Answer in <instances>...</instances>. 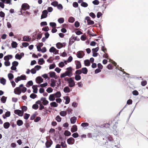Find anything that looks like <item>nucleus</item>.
Masks as SVG:
<instances>
[{
  "mask_svg": "<svg viewBox=\"0 0 148 148\" xmlns=\"http://www.w3.org/2000/svg\"><path fill=\"white\" fill-rule=\"evenodd\" d=\"M7 99V97H6L4 96H3L1 97L0 100L2 103H5L6 102Z\"/></svg>",
  "mask_w": 148,
  "mask_h": 148,
  "instance_id": "obj_31",
  "label": "nucleus"
},
{
  "mask_svg": "<svg viewBox=\"0 0 148 148\" xmlns=\"http://www.w3.org/2000/svg\"><path fill=\"white\" fill-rule=\"evenodd\" d=\"M99 48L98 47L95 48H93L92 50V52H97L99 51Z\"/></svg>",
  "mask_w": 148,
  "mask_h": 148,
  "instance_id": "obj_62",
  "label": "nucleus"
},
{
  "mask_svg": "<svg viewBox=\"0 0 148 148\" xmlns=\"http://www.w3.org/2000/svg\"><path fill=\"white\" fill-rule=\"evenodd\" d=\"M55 120L58 122H60L61 121L62 118L59 115H57L56 117Z\"/></svg>",
  "mask_w": 148,
  "mask_h": 148,
  "instance_id": "obj_45",
  "label": "nucleus"
},
{
  "mask_svg": "<svg viewBox=\"0 0 148 148\" xmlns=\"http://www.w3.org/2000/svg\"><path fill=\"white\" fill-rule=\"evenodd\" d=\"M75 140L72 137H71L67 139V143L69 145H72L75 143Z\"/></svg>",
  "mask_w": 148,
  "mask_h": 148,
  "instance_id": "obj_5",
  "label": "nucleus"
},
{
  "mask_svg": "<svg viewBox=\"0 0 148 148\" xmlns=\"http://www.w3.org/2000/svg\"><path fill=\"white\" fill-rule=\"evenodd\" d=\"M69 86L65 87L63 89V91L65 93H68L70 92V89Z\"/></svg>",
  "mask_w": 148,
  "mask_h": 148,
  "instance_id": "obj_18",
  "label": "nucleus"
},
{
  "mask_svg": "<svg viewBox=\"0 0 148 148\" xmlns=\"http://www.w3.org/2000/svg\"><path fill=\"white\" fill-rule=\"evenodd\" d=\"M15 58L18 60H20L22 58V56H21L20 54L17 53L16 54Z\"/></svg>",
  "mask_w": 148,
  "mask_h": 148,
  "instance_id": "obj_55",
  "label": "nucleus"
},
{
  "mask_svg": "<svg viewBox=\"0 0 148 148\" xmlns=\"http://www.w3.org/2000/svg\"><path fill=\"white\" fill-rule=\"evenodd\" d=\"M76 55L78 58H82L84 57L85 54L83 51H79L77 52Z\"/></svg>",
  "mask_w": 148,
  "mask_h": 148,
  "instance_id": "obj_3",
  "label": "nucleus"
},
{
  "mask_svg": "<svg viewBox=\"0 0 148 148\" xmlns=\"http://www.w3.org/2000/svg\"><path fill=\"white\" fill-rule=\"evenodd\" d=\"M39 107L38 105L37 104L35 103L32 106V108L35 110H37Z\"/></svg>",
  "mask_w": 148,
  "mask_h": 148,
  "instance_id": "obj_47",
  "label": "nucleus"
},
{
  "mask_svg": "<svg viewBox=\"0 0 148 148\" xmlns=\"http://www.w3.org/2000/svg\"><path fill=\"white\" fill-rule=\"evenodd\" d=\"M89 125V124L88 123L86 122H83L81 123V126L84 128L85 130L88 129L87 127Z\"/></svg>",
  "mask_w": 148,
  "mask_h": 148,
  "instance_id": "obj_16",
  "label": "nucleus"
},
{
  "mask_svg": "<svg viewBox=\"0 0 148 148\" xmlns=\"http://www.w3.org/2000/svg\"><path fill=\"white\" fill-rule=\"evenodd\" d=\"M48 12L47 11L45 10H43L42 12V14L41 16V19L45 18L47 17V14Z\"/></svg>",
  "mask_w": 148,
  "mask_h": 148,
  "instance_id": "obj_4",
  "label": "nucleus"
},
{
  "mask_svg": "<svg viewBox=\"0 0 148 148\" xmlns=\"http://www.w3.org/2000/svg\"><path fill=\"white\" fill-rule=\"evenodd\" d=\"M40 100L43 102V105L46 106L49 103V101L46 100V98L42 97L40 99Z\"/></svg>",
  "mask_w": 148,
  "mask_h": 148,
  "instance_id": "obj_10",
  "label": "nucleus"
},
{
  "mask_svg": "<svg viewBox=\"0 0 148 148\" xmlns=\"http://www.w3.org/2000/svg\"><path fill=\"white\" fill-rule=\"evenodd\" d=\"M55 94H51L49 97V99L51 101H53L55 100L56 98L54 96Z\"/></svg>",
  "mask_w": 148,
  "mask_h": 148,
  "instance_id": "obj_22",
  "label": "nucleus"
},
{
  "mask_svg": "<svg viewBox=\"0 0 148 148\" xmlns=\"http://www.w3.org/2000/svg\"><path fill=\"white\" fill-rule=\"evenodd\" d=\"M6 80L3 77H0V83L3 85H5L6 84Z\"/></svg>",
  "mask_w": 148,
  "mask_h": 148,
  "instance_id": "obj_27",
  "label": "nucleus"
},
{
  "mask_svg": "<svg viewBox=\"0 0 148 148\" xmlns=\"http://www.w3.org/2000/svg\"><path fill=\"white\" fill-rule=\"evenodd\" d=\"M37 35V32H35L33 33L31 35L32 37L33 41H34L36 40V36Z\"/></svg>",
  "mask_w": 148,
  "mask_h": 148,
  "instance_id": "obj_36",
  "label": "nucleus"
},
{
  "mask_svg": "<svg viewBox=\"0 0 148 148\" xmlns=\"http://www.w3.org/2000/svg\"><path fill=\"white\" fill-rule=\"evenodd\" d=\"M120 70L123 73V76L124 77H125L126 76V77L127 78H130H130H134L133 76H129L130 74L128 73H126L124 71V69H122V68L120 67Z\"/></svg>",
  "mask_w": 148,
  "mask_h": 148,
  "instance_id": "obj_6",
  "label": "nucleus"
},
{
  "mask_svg": "<svg viewBox=\"0 0 148 148\" xmlns=\"http://www.w3.org/2000/svg\"><path fill=\"white\" fill-rule=\"evenodd\" d=\"M77 118L75 116H73L70 119V121L71 124H75Z\"/></svg>",
  "mask_w": 148,
  "mask_h": 148,
  "instance_id": "obj_25",
  "label": "nucleus"
},
{
  "mask_svg": "<svg viewBox=\"0 0 148 148\" xmlns=\"http://www.w3.org/2000/svg\"><path fill=\"white\" fill-rule=\"evenodd\" d=\"M65 65L64 64L63 62H60L58 64V66L60 68H62Z\"/></svg>",
  "mask_w": 148,
  "mask_h": 148,
  "instance_id": "obj_59",
  "label": "nucleus"
},
{
  "mask_svg": "<svg viewBox=\"0 0 148 148\" xmlns=\"http://www.w3.org/2000/svg\"><path fill=\"white\" fill-rule=\"evenodd\" d=\"M23 11H26V10H28L29 9L30 6L27 3H23L21 5Z\"/></svg>",
  "mask_w": 148,
  "mask_h": 148,
  "instance_id": "obj_7",
  "label": "nucleus"
},
{
  "mask_svg": "<svg viewBox=\"0 0 148 148\" xmlns=\"http://www.w3.org/2000/svg\"><path fill=\"white\" fill-rule=\"evenodd\" d=\"M67 70L65 72L66 75V76H68L70 77L73 75V73L72 72H70L69 70Z\"/></svg>",
  "mask_w": 148,
  "mask_h": 148,
  "instance_id": "obj_28",
  "label": "nucleus"
},
{
  "mask_svg": "<svg viewBox=\"0 0 148 148\" xmlns=\"http://www.w3.org/2000/svg\"><path fill=\"white\" fill-rule=\"evenodd\" d=\"M31 38H29V36H24L23 37V41H28L29 40H30Z\"/></svg>",
  "mask_w": 148,
  "mask_h": 148,
  "instance_id": "obj_23",
  "label": "nucleus"
},
{
  "mask_svg": "<svg viewBox=\"0 0 148 148\" xmlns=\"http://www.w3.org/2000/svg\"><path fill=\"white\" fill-rule=\"evenodd\" d=\"M64 134L65 136H68L71 135V133L70 132L66 130L64 131Z\"/></svg>",
  "mask_w": 148,
  "mask_h": 148,
  "instance_id": "obj_39",
  "label": "nucleus"
},
{
  "mask_svg": "<svg viewBox=\"0 0 148 148\" xmlns=\"http://www.w3.org/2000/svg\"><path fill=\"white\" fill-rule=\"evenodd\" d=\"M58 22L60 24H62L64 22V18H63L61 17L58 19Z\"/></svg>",
  "mask_w": 148,
  "mask_h": 148,
  "instance_id": "obj_44",
  "label": "nucleus"
},
{
  "mask_svg": "<svg viewBox=\"0 0 148 148\" xmlns=\"http://www.w3.org/2000/svg\"><path fill=\"white\" fill-rule=\"evenodd\" d=\"M74 25L75 27H78L80 25L79 23L77 21H76L74 23Z\"/></svg>",
  "mask_w": 148,
  "mask_h": 148,
  "instance_id": "obj_63",
  "label": "nucleus"
},
{
  "mask_svg": "<svg viewBox=\"0 0 148 148\" xmlns=\"http://www.w3.org/2000/svg\"><path fill=\"white\" fill-rule=\"evenodd\" d=\"M8 77L9 78V79L10 81L12 80L14 78V76L11 73H10L8 74Z\"/></svg>",
  "mask_w": 148,
  "mask_h": 148,
  "instance_id": "obj_34",
  "label": "nucleus"
},
{
  "mask_svg": "<svg viewBox=\"0 0 148 148\" xmlns=\"http://www.w3.org/2000/svg\"><path fill=\"white\" fill-rule=\"evenodd\" d=\"M33 83L32 80H30L28 81L26 85V86L27 87L29 88L30 86L33 85Z\"/></svg>",
  "mask_w": 148,
  "mask_h": 148,
  "instance_id": "obj_26",
  "label": "nucleus"
},
{
  "mask_svg": "<svg viewBox=\"0 0 148 148\" xmlns=\"http://www.w3.org/2000/svg\"><path fill=\"white\" fill-rule=\"evenodd\" d=\"M81 6L82 7L86 8L88 6V4L87 3L83 2L81 4Z\"/></svg>",
  "mask_w": 148,
  "mask_h": 148,
  "instance_id": "obj_51",
  "label": "nucleus"
},
{
  "mask_svg": "<svg viewBox=\"0 0 148 148\" xmlns=\"http://www.w3.org/2000/svg\"><path fill=\"white\" fill-rule=\"evenodd\" d=\"M51 4L54 7H56L57 6L58 4V2L57 1H53L51 2Z\"/></svg>",
  "mask_w": 148,
  "mask_h": 148,
  "instance_id": "obj_54",
  "label": "nucleus"
},
{
  "mask_svg": "<svg viewBox=\"0 0 148 148\" xmlns=\"http://www.w3.org/2000/svg\"><path fill=\"white\" fill-rule=\"evenodd\" d=\"M50 141H47L45 143V146L46 148L50 147L53 144V141L51 139H50Z\"/></svg>",
  "mask_w": 148,
  "mask_h": 148,
  "instance_id": "obj_11",
  "label": "nucleus"
},
{
  "mask_svg": "<svg viewBox=\"0 0 148 148\" xmlns=\"http://www.w3.org/2000/svg\"><path fill=\"white\" fill-rule=\"evenodd\" d=\"M14 92L16 95H20L21 93V92L20 91V88L17 87L14 89Z\"/></svg>",
  "mask_w": 148,
  "mask_h": 148,
  "instance_id": "obj_15",
  "label": "nucleus"
},
{
  "mask_svg": "<svg viewBox=\"0 0 148 148\" xmlns=\"http://www.w3.org/2000/svg\"><path fill=\"white\" fill-rule=\"evenodd\" d=\"M77 126L76 125H73L72 127L71 128V131L72 133L76 132L77 131Z\"/></svg>",
  "mask_w": 148,
  "mask_h": 148,
  "instance_id": "obj_12",
  "label": "nucleus"
},
{
  "mask_svg": "<svg viewBox=\"0 0 148 148\" xmlns=\"http://www.w3.org/2000/svg\"><path fill=\"white\" fill-rule=\"evenodd\" d=\"M10 126V123L9 122H5L3 124L4 128L5 129H8Z\"/></svg>",
  "mask_w": 148,
  "mask_h": 148,
  "instance_id": "obj_21",
  "label": "nucleus"
},
{
  "mask_svg": "<svg viewBox=\"0 0 148 148\" xmlns=\"http://www.w3.org/2000/svg\"><path fill=\"white\" fill-rule=\"evenodd\" d=\"M23 123V121L21 119H18L16 121V124L18 126H21Z\"/></svg>",
  "mask_w": 148,
  "mask_h": 148,
  "instance_id": "obj_32",
  "label": "nucleus"
},
{
  "mask_svg": "<svg viewBox=\"0 0 148 148\" xmlns=\"http://www.w3.org/2000/svg\"><path fill=\"white\" fill-rule=\"evenodd\" d=\"M36 82L37 84H39L43 82L44 79L40 76H38L36 78Z\"/></svg>",
  "mask_w": 148,
  "mask_h": 148,
  "instance_id": "obj_8",
  "label": "nucleus"
},
{
  "mask_svg": "<svg viewBox=\"0 0 148 148\" xmlns=\"http://www.w3.org/2000/svg\"><path fill=\"white\" fill-rule=\"evenodd\" d=\"M56 66V65L54 62L52 64H50L49 67V69L50 70L54 69Z\"/></svg>",
  "mask_w": 148,
  "mask_h": 148,
  "instance_id": "obj_49",
  "label": "nucleus"
},
{
  "mask_svg": "<svg viewBox=\"0 0 148 148\" xmlns=\"http://www.w3.org/2000/svg\"><path fill=\"white\" fill-rule=\"evenodd\" d=\"M30 114H29L25 113L24 115V118L25 120H27L29 118V116H30Z\"/></svg>",
  "mask_w": 148,
  "mask_h": 148,
  "instance_id": "obj_52",
  "label": "nucleus"
},
{
  "mask_svg": "<svg viewBox=\"0 0 148 148\" xmlns=\"http://www.w3.org/2000/svg\"><path fill=\"white\" fill-rule=\"evenodd\" d=\"M53 91V89L50 87H49L47 88L46 90V91L48 93H50L52 92Z\"/></svg>",
  "mask_w": 148,
  "mask_h": 148,
  "instance_id": "obj_57",
  "label": "nucleus"
},
{
  "mask_svg": "<svg viewBox=\"0 0 148 148\" xmlns=\"http://www.w3.org/2000/svg\"><path fill=\"white\" fill-rule=\"evenodd\" d=\"M75 73L76 75H80L82 73V71L81 69L77 70L75 72Z\"/></svg>",
  "mask_w": 148,
  "mask_h": 148,
  "instance_id": "obj_61",
  "label": "nucleus"
},
{
  "mask_svg": "<svg viewBox=\"0 0 148 148\" xmlns=\"http://www.w3.org/2000/svg\"><path fill=\"white\" fill-rule=\"evenodd\" d=\"M75 80L76 81H79L81 79V77L80 75H76L74 77Z\"/></svg>",
  "mask_w": 148,
  "mask_h": 148,
  "instance_id": "obj_48",
  "label": "nucleus"
},
{
  "mask_svg": "<svg viewBox=\"0 0 148 148\" xmlns=\"http://www.w3.org/2000/svg\"><path fill=\"white\" fill-rule=\"evenodd\" d=\"M55 94V95H56L55 97L56 98H59L61 96V93L60 91H58L56 92Z\"/></svg>",
  "mask_w": 148,
  "mask_h": 148,
  "instance_id": "obj_38",
  "label": "nucleus"
},
{
  "mask_svg": "<svg viewBox=\"0 0 148 148\" xmlns=\"http://www.w3.org/2000/svg\"><path fill=\"white\" fill-rule=\"evenodd\" d=\"M45 62V61L43 58H41L38 60V63L40 65H42Z\"/></svg>",
  "mask_w": 148,
  "mask_h": 148,
  "instance_id": "obj_19",
  "label": "nucleus"
},
{
  "mask_svg": "<svg viewBox=\"0 0 148 148\" xmlns=\"http://www.w3.org/2000/svg\"><path fill=\"white\" fill-rule=\"evenodd\" d=\"M57 8L59 10H62L63 9V7L61 4L59 3L58 4Z\"/></svg>",
  "mask_w": 148,
  "mask_h": 148,
  "instance_id": "obj_60",
  "label": "nucleus"
},
{
  "mask_svg": "<svg viewBox=\"0 0 148 148\" xmlns=\"http://www.w3.org/2000/svg\"><path fill=\"white\" fill-rule=\"evenodd\" d=\"M82 73L84 74H86L88 72V70L86 67H83L81 69Z\"/></svg>",
  "mask_w": 148,
  "mask_h": 148,
  "instance_id": "obj_24",
  "label": "nucleus"
},
{
  "mask_svg": "<svg viewBox=\"0 0 148 148\" xmlns=\"http://www.w3.org/2000/svg\"><path fill=\"white\" fill-rule=\"evenodd\" d=\"M29 97L30 98L34 99L37 97V95L34 93H33L31 94Z\"/></svg>",
  "mask_w": 148,
  "mask_h": 148,
  "instance_id": "obj_53",
  "label": "nucleus"
},
{
  "mask_svg": "<svg viewBox=\"0 0 148 148\" xmlns=\"http://www.w3.org/2000/svg\"><path fill=\"white\" fill-rule=\"evenodd\" d=\"M12 66L16 67L18 65V62L17 61H14L12 62Z\"/></svg>",
  "mask_w": 148,
  "mask_h": 148,
  "instance_id": "obj_50",
  "label": "nucleus"
},
{
  "mask_svg": "<svg viewBox=\"0 0 148 148\" xmlns=\"http://www.w3.org/2000/svg\"><path fill=\"white\" fill-rule=\"evenodd\" d=\"M37 113L36 112H35L32 115L30 118V119L31 120H33L35 118L37 114H36V113Z\"/></svg>",
  "mask_w": 148,
  "mask_h": 148,
  "instance_id": "obj_42",
  "label": "nucleus"
},
{
  "mask_svg": "<svg viewBox=\"0 0 148 148\" xmlns=\"http://www.w3.org/2000/svg\"><path fill=\"white\" fill-rule=\"evenodd\" d=\"M29 44L27 42H23L22 43V46L25 47H26L29 45Z\"/></svg>",
  "mask_w": 148,
  "mask_h": 148,
  "instance_id": "obj_64",
  "label": "nucleus"
},
{
  "mask_svg": "<svg viewBox=\"0 0 148 148\" xmlns=\"http://www.w3.org/2000/svg\"><path fill=\"white\" fill-rule=\"evenodd\" d=\"M79 136L77 132L73 133L72 134V136L75 138L78 137Z\"/></svg>",
  "mask_w": 148,
  "mask_h": 148,
  "instance_id": "obj_56",
  "label": "nucleus"
},
{
  "mask_svg": "<svg viewBox=\"0 0 148 148\" xmlns=\"http://www.w3.org/2000/svg\"><path fill=\"white\" fill-rule=\"evenodd\" d=\"M51 82L50 84V86L52 87H54L56 86V83L57 82V81L53 79H51Z\"/></svg>",
  "mask_w": 148,
  "mask_h": 148,
  "instance_id": "obj_14",
  "label": "nucleus"
},
{
  "mask_svg": "<svg viewBox=\"0 0 148 148\" xmlns=\"http://www.w3.org/2000/svg\"><path fill=\"white\" fill-rule=\"evenodd\" d=\"M48 85V84L47 82L45 83H44L40 84V85H38V87H46Z\"/></svg>",
  "mask_w": 148,
  "mask_h": 148,
  "instance_id": "obj_41",
  "label": "nucleus"
},
{
  "mask_svg": "<svg viewBox=\"0 0 148 148\" xmlns=\"http://www.w3.org/2000/svg\"><path fill=\"white\" fill-rule=\"evenodd\" d=\"M56 47L58 49H60L62 47V43L60 42H58L56 44Z\"/></svg>",
  "mask_w": 148,
  "mask_h": 148,
  "instance_id": "obj_35",
  "label": "nucleus"
},
{
  "mask_svg": "<svg viewBox=\"0 0 148 148\" xmlns=\"http://www.w3.org/2000/svg\"><path fill=\"white\" fill-rule=\"evenodd\" d=\"M75 64L76 65V69H79L81 68L82 65L81 62L79 60H75Z\"/></svg>",
  "mask_w": 148,
  "mask_h": 148,
  "instance_id": "obj_9",
  "label": "nucleus"
},
{
  "mask_svg": "<svg viewBox=\"0 0 148 148\" xmlns=\"http://www.w3.org/2000/svg\"><path fill=\"white\" fill-rule=\"evenodd\" d=\"M49 30V27L47 26H46L42 28V30L47 32Z\"/></svg>",
  "mask_w": 148,
  "mask_h": 148,
  "instance_id": "obj_58",
  "label": "nucleus"
},
{
  "mask_svg": "<svg viewBox=\"0 0 148 148\" xmlns=\"http://www.w3.org/2000/svg\"><path fill=\"white\" fill-rule=\"evenodd\" d=\"M12 42L11 43L12 47L13 48H15L17 47L18 43L12 40Z\"/></svg>",
  "mask_w": 148,
  "mask_h": 148,
  "instance_id": "obj_20",
  "label": "nucleus"
},
{
  "mask_svg": "<svg viewBox=\"0 0 148 148\" xmlns=\"http://www.w3.org/2000/svg\"><path fill=\"white\" fill-rule=\"evenodd\" d=\"M60 115L63 117L65 116L67 114V112L65 111H61L60 112Z\"/></svg>",
  "mask_w": 148,
  "mask_h": 148,
  "instance_id": "obj_37",
  "label": "nucleus"
},
{
  "mask_svg": "<svg viewBox=\"0 0 148 148\" xmlns=\"http://www.w3.org/2000/svg\"><path fill=\"white\" fill-rule=\"evenodd\" d=\"M50 105L51 107H56L58 106V104L56 102L53 101L50 103Z\"/></svg>",
  "mask_w": 148,
  "mask_h": 148,
  "instance_id": "obj_33",
  "label": "nucleus"
},
{
  "mask_svg": "<svg viewBox=\"0 0 148 148\" xmlns=\"http://www.w3.org/2000/svg\"><path fill=\"white\" fill-rule=\"evenodd\" d=\"M56 73L54 71H50L48 73L49 75V77L52 78H53L54 76L56 75Z\"/></svg>",
  "mask_w": 148,
  "mask_h": 148,
  "instance_id": "obj_30",
  "label": "nucleus"
},
{
  "mask_svg": "<svg viewBox=\"0 0 148 148\" xmlns=\"http://www.w3.org/2000/svg\"><path fill=\"white\" fill-rule=\"evenodd\" d=\"M63 98L66 100L65 102V104H67L69 103L70 101V99L69 97L67 96H64L63 97Z\"/></svg>",
  "mask_w": 148,
  "mask_h": 148,
  "instance_id": "obj_17",
  "label": "nucleus"
},
{
  "mask_svg": "<svg viewBox=\"0 0 148 148\" xmlns=\"http://www.w3.org/2000/svg\"><path fill=\"white\" fill-rule=\"evenodd\" d=\"M38 87L37 85H34L32 86V88L33 89V92L34 93L36 94L37 93L38 91Z\"/></svg>",
  "mask_w": 148,
  "mask_h": 148,
  "instance_id": "obj_13",
  "label": "nucleus"
},
{
  "mask_svg": "<svg viewBox=\"0 0 148 148\" xmlns=\"http://www.w3.org/2000/svg\"><path fill=\"white\" fill-rule=\"evenodd\" d=\"M75 21V19L74 17L72 16H70L69 17L68 20V22L69 23H72Z\"/></svg>",
  "mask_w": 148,
  "mask_h": 148,
  "instance_id": "obj_40",
  "label": "nucleus"
},
{
  "mask_svg": "<svg viewBox=\"0 0 148 148\" xmlns=\"http://www.w3.org/2000/svg\"><path fill=\"white\" fill-rule=\"evenodd\" d=\"M14 112L15 114L18 115V116H23L24 111L21 110L17 109L14 110Z\"/></svg>",
  "mask_w": 148,
  "mask_h": 148,
  "instance_id": "obj_2",
  "label": "nucleus"
},
{
  "mask_svg": "<svg viewBox=\"0 0 148 148\" xmlns=\"http://www.w3.org/2000/svg\"><path fill=\"white\" fill-rule=\"evenodd\" d=\"M84 65L86 66H89L90 65V63L88 59H86L84 60Z\"/></svg>",
  "mask_w": 148,
  "mask_h": 148,
  "instance_id": "obj_29",
  "label": "nucleus"
},
{
  "mask_svg": "<svg viewBox=\"0 0 148 148\" xmlns=\"http://www.w3.org/2000/svg\"><path fill=\"white\" fill-rule=\"evenodd\" d=\"M64 80L66 81L69 84L68 86L70 88H72L75 86V83L74 81V77H72L68 78V77H64Z\"/></svg>",
  "mask_w": 148,
  "mask_h": 148,
  "instance_id": "obj_1",
  "label": "nucleus"
},
{
  "mask_svg": "<svg viewBox=\"0 0 148 148\" xmlns=\"http://www.w3.org/2000/svg\"><path fill=\"white\" fill-rule=\"evenodd\" d=\"M3 2L5 3L9 4L11 5L12 4L11 3V0H2ZM0 1H2V0H0Z\"/></svg>",
  "mask_w": 148,
  "mask_h": 148,
  "instance_id": "obj_43",
  "label": "nucleus"
},
{
  "mask_svg": "<svg viewBox=\"0 0 148 148\" xmlns=\"http://www.w3.org/2000/svg\"><path fill=\"white\" fill-rule=\"evenodd\" d=\"M74 42L72 38H70L69 42V46H71Z\"/></svg>",
  "mask_w": 148,
  "mask_h": 148,
  "instance_id": "obj_46",
  "label": "nucleus"
}]
</instances>
